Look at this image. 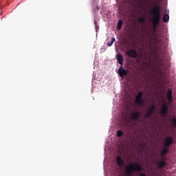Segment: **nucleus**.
Segmentation results:
<instances>
[{
    "label": "nucleus",
    "instance_id": "obj_1",
    "mask_svg": "<svg viewBox=\"0 0 176 176\" xmlns=\"http://www.w3.org/2000/svg\"><path fill=\"white\" fill-rule=\"evenodd\" d=\"M144 168L141 164L137 162H130L124 167V173L126 176H133V173H138L140 174L142 173Z\"/></svg>",
    "mask_w": 176,
    "mask_h": 176
},
{
    "label": "nucleus",
    "instance_id": "obj_2",
    "mask_svg": "<svg viewBox=\"0 0 176 176\" xmlns=\"http://www.w3.org/2000/svg\"><path fill=\"white\" fill-rule=\"evenodd\" d=\"M151 14H152L151 21L153 23V31L155 32L157 30V25H159L160 19L162 17V14H160V6H155L151 9Z\"/></svg>",
    "mask_w": 176,
    "mask_h": 176
},
{
    "label": "nucleus",
    "instance_id": "obj_3",
    "mask_svg": "<svg viewBox=\"0 0 176 176\" xmlns=\"http://www.w3.org/2000/svg\"><path fill=\"white\" fill-rule=\"evenodd\" d=\"M174 144V138L173 136L169 135L167 136L164 141V147L160 151L161 156H166L170 152V146Z\"/></svg>",
    "mask_w": 176,
    "mask_h": 176
},
{
    "label": "nucleus",
    "instance_id": "obj_4",
    "mask_svg": "<svg viewBox=\"0 0 176 176\" xmlns=\"http://www.w3.org/2000/svg\"><path fill=\"white\" fill-rule=\"evenodd\" d=\"M142 96H144V93L140 91L135 97V102L138 105H140V107H144V104H145V100L142 99Z\"/></svg>",
    "mask_w": 176,
    "mask_h": 176
},
{
    "label": "nucleus",
    "instance_id": "obj_5",
    "mask_svg": "<svg viewBox=\"0 0 176 176\" xmlns=\"http://www.w3.org/2000/svg\"><path fill=\"white\" fill-rule=\"evenodd\" d=\"M155 109H156L155 106H153V105L150 106L148 109L146 110V113L144 115V118L149 119V118H151L152 115H153V113H155Z\"/></svg>",
    "mask_w": 176,
    "mask_h": 176
},
{
    "label": "nucleus",
    "instance_id": "obj_6",
    "mask_svg": "<svg viewBox=\"0 0 176 176\" xmlns=\"http://www.w3.org/2000/svg\"><path fill=\"white\" fill-rule=\"evenodd\" d=\"M166 160V157H162L157 161V166L160 170L163 169L166 166H167V162Z\"/></svg>",
    "mask_w": 176,
    "mask_h": 176
},
{
    "label": "nucleus",
    "instance_id": "obj_7",
    "mask_svg": "<svg viewBox=\"0 0 176 176\" xmlns=\"http://www.w3.org/2000/svg\"><path fill=\"white\" fill-rule=\"evenodd\" d=\"M160 111L163 116H166V115L168 113V106H167L166 102H164V104L162 105Z\"/></svg>",
    "mask_w": 176,
    "mask_h": 176
},
{
    "label": "nucleus",
    "instance_id": "obj_8",
    "mask_svg": "<svg viewBox=\"0 0 176 176\" xmlns=\"http://www.w3.org/2000/svg\"><path fill=\"white\" fill-rule=\"evenodd\" d=\"M118 74L121 78H124V76H126L129 74V70L123 69V66H120L118 69Z\"/></svg>",
    "mask_w": 176,
    "mask_h": 176
},
{
    "label": "nucleus",
    "instance_id": "obj_9",
    "mask_svg": "<svg viewBox=\"0 0 176 176\" xmlns=\"http://www.w3.org/2000/svg\"><path fill=\"white\" fill-rule=\"evenodd\" d=\"M126 55L129 56V57H132V58H137L138 54H137L135 50L131 49L127 51Z\"/></svg>",
    "mask_w": 176,
    "mask_h": 176
},
{
    "label": "nucleus",
    "instance_id": "obj_10",
    "mask_svg": "<svg viewBox=\"0 0 176 176\" xmlns=\"http://www.w3.org/2000/svg\"><path fill=\"white\" fill-rule=\"evenodd\" d=\"M144 58V60L143 61V65L146 69H148V68L151 67V58L148 57V56H145Z\"/></svg>",
    "mask_w": 176,
    "mask_h": 176
},
{
    "label": "nucleus",
    "instance_id": "obj_11",
    "mask_svg": "<svg viewBox=\"0 0 176 176\" xmlns=\"http://www.w3.org/2000/svg\"><path fill=\"white\" fill-rule=\"evenodd\" d=\"M166 98L169 102L173 101V89H171V88L168 89L166 92Z\"/></svg>",
    "mask_w": 176,
    "mask_h": 176
},
{
    "label": "nucleus",
    "instance_id": "obj_12",
    "mask_svg": "<svg viewBox=\"0 0 176 176\" xmlns=\"http://www.w3.org/2000/svg\"><path fill=\"white\" fill-rule=\"evenodd\" d=\"M117 164L119 167H123L124 166V162L122 160L120 156H117L116 157Z\"/></svg>",
    "mask_w": 176,
    "mask_h": 176
},
{
    "label": "nucleus",
    "instance_id": "obj_13",
    "mask_svg": "<svg viewBox=\"0 0 176 176\" xmlns=\"http://www.w3.org/2000/svg\"><path fill=\"white\" fill-rule=\"evenodd\" d=\"M140 118V111H136L131 114V120H138Z\"/></svg>",
    "mask_w": 176,
    "mask_h": 176
},
{
    "label": "nucleus",
    "instance_id": "obj_14",
    "mask_svg": "<svg viewBox=\"0 0 176 176\" xmlns=\"http://www.w3.org/2000/svg\"><path fill=\"white\" fill-rule=\"evenodd\" d=\"M117 60L118 63L122 65L123 64V56L121 55V54H117Z\"/></svg>",
    "mask_w": 176,
    "mask_h": 176
},
{
    "label": "nucleus",
    "instance_id": "obj_15",
    "mask_svg": "<svg viewBox=\"0 0 176 176\" xmlns=\"http://www.w3.org/2000/svg\"><path fill=\"white\" fill-rule=\"evenodd\" d=\"M122 25H123V21H122V19H119L118 22V26H117V28L118 30H122Z\"/></svg>",
    "mask_w": 176,
    "mask_h": 176
},
{
    "label": "nucleus",
    "instance_id": "obj_16",
    "mask_svg": "<svg viewBox=\"0 0 176 176\" xmlns=\"http://www.w3.org/2000/svg\"><path fill=\"white\" fill-rule=\"evenodd\" d=\"M170 20V16L168 14H166L163 16V21L164 23H167Z\"/></svg>",
    "mask_w": 176,
    "mask_h": 176
},
{
    "label": "nucleus",
    "instance_id": "obj_17",
    "mask_svg": "<svg viewBox=\"0 0 176 176\" xmlns=\"http://www.w3.org/2000/svg\"><path fill=\"white\" fill-rule=\"evenodd\" d=\"M115 41H116V39L114 37L111 38V41H109L107 43V46H109V47H111V46H112V45H113V42H115Z\"/></svg>",
    "mask_w": 176,
    "mask_h": 176
},
{
    "label": "nucleus",
    "instance_id": "obj_18",
    "mask_svg": "<svg viewBox=\"0 0 176 176\" xmlns=\"http://www.w3.org/2000/svg\"><path fill=\"white\" fill-rule=\"evenodd\" d=\"M138 20H139V22L141 23L142 24L145 23V17L144 16L140 17Z\"/></svg>",
    "mask_w": 176,
    "mask_h": 176
},
{
    "label": "nucleus",
    "instance_id": "obj_19",
    "mask_svg": "<svg viewBox=\"0 0 176 176\" xmlns=\"http://www.w3.org/2000/svg\"><path fill=\"white\" fill-rule=\"evenodd\" d=\"M122 135H123V132L121 130H118L117 131V137H121Z\"/></svg>",
    "mask_w": 176,
    "mask_h": 176
},
{
    "label": "nucleus",
    "instance_id": "obj_20",
    "mask_svg": "<svg viewBox=\"0 0 176 176\" xmlns=\"http://www.w3.org/2000/svg\"><path fill=\"white\" fill-rule=\"evenodd\" d=\"M172 122H173V126H176V118L175 117H174L172 119Z\"/></svg>",
    "mask_w": 176,
    "mask_h": 176
},
{
    "label": "nucleus",
    "instance_id": "obj_21",
    "mask_svg": "<svg viewBox=\"0 0 176 176\" xmlns=\"http://www.w3.org/2000/svg\"><path fill=\"white\" fill-rule=\"evenodd\" d=\"M94 24H95V28H96V30H97V28L98 29L99 27H98V24H97V21H94Z\"/></svg>",
    "mask_w": 176,
    "mask_h": 176
},
{
    "label": "nucleus",
    "instance_id": "obj_22",
    "mask_svg": "<svg viewBox=\"0 0 176 176\" xmlns=\"http://www.w3.org/2000/svg\"><path fill=\"white\" fill-rule=\"evenodd\" d=\"M139 176H146L145 173H140Z\"/></svg>",
    "mask_w": 176,
    "mask_h": 176
}]
</instances>
